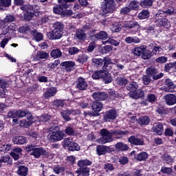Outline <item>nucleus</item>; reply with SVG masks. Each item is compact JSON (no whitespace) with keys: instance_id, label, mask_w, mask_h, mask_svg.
Wrapping results in <instances>:
<instances>
[{"instance_id":"1","label":"nucleus","mask_w":176,"mask_h":176,"mask_svg":"<svg viewBox=\"0 0 176 176\" xmlns=\"http://www.w3.org/2000/svg\"><path fill=\"white\" fill-rule=\"evenodd\" d=\"M64 23L60 22H56L53 25V30L47 34L48 39L50 41H57L60 39L64 34Z\"/></svg>"},{"instance_id":"2","label":"nucleus","mask_w":176,"mask_h":176,"mask_svg":"<svg viewBox=\"0 0 176 176\" xmlns=\"http://www.w3.org/2000/svg\"><path fill=\"white\" fill-rule=\"evenodd\" d=\"M54 130L55 131H53L48 135L49 141H50V142L61 141V140L64 138V135H65L64 132L59 131L60 127H58V126H54Z\"/></svg>"},{"instance_id":"3","label":"nucleus","mask_w":176,"mask_h":176,"mask_svg":"<svg viewBox=\"0 0 176 176\" xmlns=\"http://www.w3.org/2000/svg\"><path fill=\"white\" fill-rule=\"evenodd\" d=\"M116 9V3L115 0H104L102 4V12L103 14H108V13H113Z\"/></svg>"},{"instance_id":"4","label":"nucleus","mask_w":176,"mask_h":176,"mask_svg":"<svg viewBox=\"0 0 176 176\" xmlns=\"http://www.w3.org/2000/svg\"><path fill=\"white\" fill-rule=\"evenodd\" d=\"M140 27L141 26L140 25L138 22L135 21H129L126 22L124 24V28H126V30H128L130 34H132L133 35H135V34H137Z\"/></svg>"},{"instance_id":"5","label":"nucleus","mask_w":176,"mask_h":176,"mask_svg":"<svg viewBox=\"0 0 176 176\" xmlns=\"http://www.w3.org/2000/svg\"><path fill=\"white\" fill-rule=\"evenodd\" d=\"M146 74L151 76L153 80H159L164 76V74L159 73V70L154 67H150L146 69Z\"/></svg>"},{"instance_id":"6","label":"nucleus","mask_w":176,"mask_h":176,"mask_svg":"<svg viewBox=\"0 0 176 176\" xmlns=\"http://www.w3.org/2000/svg\"><path fill=\"white\" fill-rule=\"evenodd\" d=\"M103 108L102 102L98 100L94 101L91 104L92 113H87V115L89 116H100V112L102 111Z\"/></svg>"},{"instance_id":"7","label":"nucleus","mask_w":176,"mask_h":176,"mask_svg":"<svg viewBox=\"0 0 176 176\" xmlns=\"http://www.w3.org/2000/svg\"><path fill=\"white\" fill-rule=\"evenodd\" d=\"M100 134L102 135L99 139L100 144H107L112 141V133L107 129H102L100 131Z\"/></svg>"},{"instance_id":"8","label":"nucleus","mask_w":176,"mask_h":176,"mask_svg":"<svg viewBox=\"0 0 176 176\" xmlns=\"http://www.w3.org/2000/svg\"><path fill=\"white\" fill-rule=\"evenodd\" d=\"M96 152L98 156H104L107 155V153L115 152V148L113 147L99 144L96 146Z\"/></svg>"},{"instance_id":"9","label":"nucleus","mask_w":176,"mask_h":176,"mask_svg":"<svg viewBox=\"0 0 176 176\" xmlns=\"http://www.w3.org/2000/svg\"><path fill=\"white\" fill-rule=\"evenodd\" d=\"M128 142L131 144V146H142L145 145L144 138H138V135H131L128 138Z\"/></svg>"},{"instance_id":"10","label":"nucleus","mask_w":176,"mask_h":176,"mask_svg":"<svg viewBox=\"0 0 176 176\" xmlns=\"http://www.w3.org/2000/svg\"><path fill=\"white\" fill-rule=\"evenodd\" d=\"M79 113V110H75V109H65L63 110L60 113V116H62L63 120L65 122H71L72 118H71V115H78Z\"/></svg>"},{"instance_id":"11","label":"nucleus","mask_w":176,"mask_h":176,"mask_svg":"<svg viewBox=\"0 0 176 176\" xmlns=\"http://www.w3.org/2000/svg\"><path fill=\"white\" fill-rule=\"evenodd\" d=\"M35 159H39L41 156H49V153L43 147H34L33 152L30 153Z\"/></svg>"},{"instance_id":"12","label":"nucleus","mask_w":176,"mask_h":176,"mask_svg":"<svg viewBox=\"0 0 176 176\" xmlns=\"http://www.w3.org/2000/svg\"><path fill=\"white\" fill-rule=\"evenodd\" d=\"M76 64L72 60H66L60 64L61 69H64L65 72H72L75 69Z\"/></svg>"},{"instance_id":"13","label":"nucleus","mask_w":176,"mask_h":176,"mask_svg":"<svg viewBox=\"0 0 176 176\" xmlns=\"http://www.w3.org/2000/svg\"><path fill=\"white\" fill-rule=\"evenodd\" d=\"M118 118V112L116 109H111L107 111L103 116L104 122H111V120H115Z\"/></svg>"},{"instance_id":"14","label":"nucleus","mask_w":176,"mask_h":176,"mask_svg":"<svg viewBox=\"0 0 176 176\" xmlns=\"http://www.w3.org/2000/svg\"><path fill=\"white\" fill-rule=\"evenodd\" d=\"M25 116L28 119V121L27 120H21L20 124L21 127H25V129H28V127H30V126H32V124H34V116H32V113L27 111Z\"/></svg>"},{"instance_id":"15","label":"nucleus","mask_w":176,"mask_h":176,"mask_svg":"<svg viewBox=\"0 0 176 176\" xmlns=\"http://www.w3.org/2000/svg\"><path fill=\"white\" fill-rule=\"evenodd\" d=\"M156 27H159L160 28H166L168 30L170 27H171V23L168 19L167 18H158L155 21Z\"/></svg>"},{"instance_id":"16","label":"nucleus","mask_w":176,"mask_h":176,"mask_svg":"<svg viewBox=\"0 0 176 176\" xmlns=\"http://www.w3.org/2000/svg\"><path fill=\"white\" fill-rule=\"evenodd\" d=\"M59 4H56L53 7V12L54 14H58L62 16L64 9H68L69 6L66 3H58Z\"/></svg>"},{"instance_id":"17","label":"nucleus","mask_w":176,"mask_h":176,"mask_svg":"<svg viewBox=\"0 0 176 176\" xmlns=\"http://www.w3.org/2000/svg\"><path fill=\"white\" fill-rule=\"evenodd\" d=\"M164 85V91L166 93H174V91H175L174 89H175L176 85L170 78H166L165 80Z\"/></svg>"},{"instance_id":"18","label":"nucleus","mask_w":176,"mask_h":176,"mask_svg":"<svg viewBox=\"0 0 176 176\" xmlns=\"http://www.w3.org/2000/svg\"><path fill=\"white\" fill-rule=\"evenodd\" d=\"M164 100L166 105L171 107L172 105H175L176 104V96L173 94H168L164 96Z\"/></svg>"},{"instance_id":"19","label":"nucleus","mask_w":176,"mask_h":176,"mask_svg":"<svg viewBox=\"0 0 176 176\" xmlns=\"http://www.w3.org/2000/svg\"><path fill=\"white\" fill-rule=\"evenodd\" d=\"M16 166L18 168L16 170V173L20 176H27L28 175V167L25 165H19L20 164V162L15 163Z\"/></svg>"},{"instance_id":"20","label":"nucleus","mask_w":176,"mask_h":176,"mask_svg":"<svg viewBox=\"0 0 176 176\" xmlns=\"http://www.w3.org/2000/svg\"><path fill=\"white\" fill-rule=\"evenodd\" d=\"M152 130L157 135H162L163 131H164V124L162 122H156L154 124Z\"/></svg>"},{"instance_id":"21","label":"nucleus","mask_w":176,"mask_h":176,"mask_svg":"<svg viewBox=\"0 0 176 176\" xmlns=\"http://www.w3.org/2000/svg\"><path fill=\"white\" fill-rule=\"evenodd\" d=\"M76 87L78 89V90H87V88L89 87V85H87V82L85 78L82 77H78L76 81Z\"/></svg>"},{"instance_id":"22","label":"nucleus","mask_w":176,"mask_h":176,"mask_svg":"<svg viewBox=\"0 0 176 176\" xmlns=\"http://www.w3.org/2000/svg\"><path fill=\"white\" fill-rule=\"evenodd\" d=\"M131 98L133 100H144L145 97V92L142 89L138 88L135 91H134L130 96Z\"/></svg>"},{"instance_id":"23","label":"nucleus","mask_w":176,"mask_h":176,"mask_svg":"<svg viewBox=\"0 0 176 176\" xmlns=\"http://www.w3.org/2000/svg\"><path fill=\"white\" fill-rule=\"evenodd\" d=\"M92 97L94 100H96V101H105V100L108 98V94L105 92H94L92 94Z\"/></svg>"},{"instance_id":"24","label":"nucleus","mask_w":176,"mask_h":176,"mask_svg":"<svg viewBox=\"0 0 176 176\" xmlns=\"http://www.w3.org/2000/svg\"><path fill=\"white\" fill-rule=\"evenodd\" d=\"M140 87V85L138 82L135 81H132L129 84L126 85V90L129 91V97L132 95V94L135 91Z\"/></svg>"},{"instance_id":"25","label":"nucleus","mask_w":176,"mask_h":176,"mask_svg":"<svg viewBox=\"0 0 176 176\" xmlns=\"http://www.w3.org/2000/svg\"><path fill=\"white\" fill-rule=\"evenodd\" d=\"M91 38V39H97V41H107V39H108V33L105 31H100L98 33L92 35Z\"/></svg>"},{"instance_id":"26","label":"nucleus","mask_w":176,"mask_h":176,"mask_svg":"<svg viewBox=\"0 0 176 176\" xmlns=\"http://www.w3.org/2000/svg\"><path fill=\"white\" fill-rule=\"evenodd\" d=\"M103 66L102 67L103 71H111V69L112 68V64H113V63H112V60H111L110 58L108 57H104L103 58Z\"/></svg>"},{"instance_id":"27","label":"nucleus","mask_w":176,"mask_h":176,"mask_svg":"<svg viewBox=\"0 0 176 176\" xmlns=\"http://www.w3.org/2000/svg\"><path fill=\"white\" fill-rule=\"evenodd\" d=\"M77 176H90V168L81 167L76 170Z\"/></svg>"},{"instance_id":"28","label":"nucleus","mask_w":176,"mask_h":176,"mask_svg":"<svg viewBox=\"0 0 176 176\" xmlns=\"http://www.w3.org/2000/svg\"><path fill=\"white\" fill-rule=\"evenodd\" d=\"M30 34L33 36L36 42H41V41H43V34L38 32V30L35 29L30 30Z\"/></svg>"},{"instance_id":"29","label":"nucleus","mask_w":176,"mask_h":176,"mask_svg":"<svg viewBox=\"0 0 176 176\" xmlns=\"http://www.w3.org/2000/svg\"><path fill=\"white\" fill-rule=\"evenodd\" d=\"M12 142L16 145H24V144H27V138L25 136H15L12 138Z\"/></svg>"},{"instance_id":"30","label":"nucleus","mask_w":176,"mask_h":176,"mask_svg":"<svg viewBox=\"0 0 176 176\" xmlns=\"http://www.w3.org/2000/svg\"><path fill=\"white\" fill-rule=\"evenodd\" d=\"M16 21V17L12 14L6 15L3 20L0 19V27H3L7 23H13Z\"/></svg>"},{"instance_id":"31","label":"nucleus","mask_w":176,"mask_h":176,"mask_svg":"<svg viewBox=\"0 0 176 176\" xmlns=\"http://www.w3.org/2000/svg\"><path fill=\"white\" fill-rule=\"evenodd\" d=\"M172 69H173V72H176V60L166 63L164 65V70L165 72H171Z\"/></svg>"},{"instance_id":"32","label":"nucleus","mask_w":176,"mask_h":176,"mask_svg":"<svg viewBox=\"0 0 176 176\" xmlns=\"http://www.w3.org/2000/svg\"><path fill=\"white\" fill-rule=\"evenodd\" d=\"M14 26H12V25H5L1 29V33L0 34L1 38H3V36L8 34V32H10V31H14Z\"/></svg>"},{"instance_id":"33","label":"nucleus","mask_w":176,"mask_h":176,"mask_svg":"<svg viewBox=\"0 0 176 176\" xmlns=\"http://www.w3.org/2000/svg\"><path fill=\"white\" fill-rule=\"evenodd\" d=\"M76 38L78 41H85V39H86V38H87L86 33H85V30H83L82 29L76 30Z\"/></svg>"},{"instance_id":"34","label":"nucleus","mask_w":176,"mask_h":176,"mask_svg":"<svg viewBox=\"0 0 176 176\" xmlns=\"http://www.w3.org/2000/svg\"><path fill=\"white\" fill-rule=\"evenodd\" d=\"M93 164V161L85 159V160H80L78 161L77 166L79 168L81 167H87V166H91Z\"/></svg>"},{"instance_id":"35","label":"nucleus","mask_w":176,"mask_h":176,"mask_svg":"<svg viewBox=\"0 0 176 176\" xmlns=\"http://www.w3.org/2000/svg\"><path fill=\"white\" fill-rule=\"evenodd\" d=\"M115 148L116 151H121L122 152L124 151H129V145L122 142H119L115 144Z\"/></svg>"},{"instance_id":"36","label":"nucleus","mask_w":176,"mask_h":176,"mask_svg":"<svg viewBox=\"0 0 176 176\" xmlns=\"http://www.w3.org/2000/svg\"><path fill=\"white\" fill-rule=\"evenodd\" d=\"M149 122H151V119L149 116H144L139 118L138 122L140 126H146L149 124Z\"/></svg>"},{"instance_id":"37","label":"nucleus","mask_w":176,"mask_h":176,"mask_svg":"<svg viewBox=\"0 0 176 176\" xmlns=\"http://www.w3.org/2000/svg\"><path fill=\"white\" fill-rule=\"evenodd\" d=\"M65 105V100L63 99H56L52 102V107L55 108H64Z\"/></svg>"},{"instance_id":"38","label":"nucleus","mask_w":176,"mask_h":176,"mask_svg":"<svg viewBox=\"0 0 176 176\" xmlns=\"http://www.w3.org/2000/svg\"><path fill=\"white\" fill-rule=\"evenodd\" d=\"M67 149L70 152H75L80 151V146L76 142H71V143L69 144V146L67 147Z\"/></svg>"},{"instance_id":"39","label":"nucleus","mask_w":176,"mask_h":176,"mask_svg":"<svg viewBox=\"0 0 176 176\" xmlns=\"http://www.w3.org/2000/svg\"><path fill=\"white\" fill-rule=\"evenodd\" d=\"M149 16L151 14L149 13V10H142L138 15V19L140 20H145L146 19H149Z\"/></svg>"},{"instance_id":"40","label":"nucleus","mask_w":176,"mask_h":176,"mask_svg":"<svg viewBox=\"0 0 176 176\" xmlns=\"http://www.w3.org/2000/svg\"><path fill=\"white\" fill-rule=\"evenodd\" d=\"M140 38L137 36H127L125 38V43L128 45H131V43H140Z\"/></svg>"},{"instance_id":"41","label":"nucleus","mask_w":176,"mask_h":176,"mask_svg":"<svg viewBox=\"0 0 176 176\" xmlns=\"http://www.w3.org/2000/svg\"><path fill=\"white\" fill-rule=\"evenodd\" d=\"M57 91L56 90V88H50L44 93V98L47 100L48 98H50V97H54Z\"/></svg>"},{"instance_id":"42","label":"nucleus","mask_w":176,"mask_h":176,"mask_svg":"<svg viewBox=\"0 0 176 176\" xmlns=\"http://www.w3.org/2000/svg\"><path fill=\"white\" fill-rule=\"evenodd\" d=\"M87 60H89V56L86 54H80L76 58V61L79 64H85V63H87Z\"/></svg>"},{"instance_id":"43","label":"nucleus","mask_w":176,"mask_h":176,"mask_svg":"<svg viewBox=\"0 0 176 176\" xmlns=\"http://www.w3.org/2000/svg\"><path fill=\"white\" fill-rule=\"evenodd\" d=\"M110 29L113 32H120L122 31V24L120 22H114L111 24Z\"/></svg>"},{"instance_id":"44","label":"nucleus","mask_w":176,"mask_h":176,"mask_svg":"<svg viewBox=\"0 0 176 176\" xmlns=\"http://www.w3.org/2000/svg\"><path fill=\"white\" fill-rule=\"evenodd\" d=\"M102 79H103V82L105 84L111 83L112 82V76H111V74L108 72V71H104V73L103 74V76L102 77Z\"/></svg>"},{"instance_id":"45","label":"nucleus","mask_w":176,"mask_h":176,"mask_svg":"<svg viewBox=\"0 0 176 176\" xmlns=\"http://www.w3.org/2000/svg\"><path fill=\"white\" fill-rule=\"evenodd\" d=\"M0 163L1 164H2V163L12 164V163H13V159H12V157H10V155H3L1 156V157H0Z\"/></svg>"},{"instance_id":"46","label":"nucleus","mask_w":176,"mask_h":176,"mask_svg":"<svg viewBox=\"0 0 176 176\" xmlns=\"http://www.w3.org/2000/svg\"><path fill=\"white\" fill-rule=\"evenodd\" d=\"M117 85L121 87H126L129 83V80L123 77H120L116 79Z\"/></svg>"},{"instance_id":"47","label":"nucleus","mask_w":176,"mask_h":176,"mask_svg":"<svg viewBox=\"0 0 176 176\" xmlns=\"http://www.w3.org/2000/svg\"><path fill=\"white\" fill-rule=\"evenodd\" d=\"M50 56L52 58H59V57L63 56V52H61L60 49H54L51 51Z\"/></svg>"},{"instance_id":"48","label":"nucleus","mask_w":176,"mask_h":176,"mask_svg":"<svg viewBox=\"0 0 176 176\" xmlns=\"http://www.w3.org/2000/svg\"><path fill=\"white\" fill-rule=\"evenodd\" d=\"M148 159V153L146 152H141L136 156V160L138 162H146Z\"/></svg>"},{"instance_id":"49","label":"nucleus","mask_w":176,"mask_h":176,"mask_svg":"<svg viewBox=\"0 0 176 176\" xmlns=\"http://www.w3.org/2000/svg\"><path fill=\"white\" fill-rule=\"evenodd\" d=\"M12 0H0V10H3V8H10Z\"/></svg>"},{"instance_id":"50","label":"nucleus","mask_w":176,"mask_h":176,"mask_svg":"<svg viewBox=\"0 0 176 176\" xmlns=\"http://www.w3.org/2000/svg\"><path fill=\"white\" fill-rule=\"evenodd\" d=\"M145 49V47L141 46V47H137L135 48H134V50L132 51V53H133L135 54V56H142V54L144 53V50Z\"/></svg>"},{"instance_id":"51","label":"nucleus","mask_w":176,"mask_h":176,"mask_svg":"<svg viewBox=\"0 0 176 176\" xmlns=\"http://www.w3.org/2000/svg\"><path fill=\"white\" fill-rule=\"evenodd\" d=\"M49 53L45 52L44 51H38L37 52V57L36 58V60H43L49 58Z\"/></svg>"},{"instance_id":"52","label":"nucleus","mask_w":176,"mask_h":176,"mask_svg":"<svg viewBox=\"0 0 176 176\" xmlns=\"http://www.w3.org/2000/svg\"><path fill=\"white\" fill-rule=\"evenodd\" d=\"M150 47L152 48V51H151V52L153 56H155V54H157V53L160 52V49H162V47L157 45V44L156 43H151Z\"/></svg>"},{"instance_id":"53","label":"nucleus","mask_w":176,"mask_h":176,"mask_svg":"<svg viewBox=\"0 0 176 176\" xmlns=\"http://www.w3.org/2000/svg\"><path fill=\"white\" fill-rule=\"evenodd\" d=\"M155 112H157V113L160 116H164V115H167L168 113L167 109L163 106L158 107L155 110Z\"/></svg>"},{"instance_id":"54","label":"nucleus","mask_w":176,"mask_h":176,"mask_svg":"<svg viewBox=\"0 0 176 176\" xmlns=\"http://www.w3.org/2000/svg\"><path fill=\"white\" fill-rule=\"evenodd\" d=\"M21 10L25 12V13H31L34 12V6L30 4H25L20 7Z\"/></svg>"},{"instance_id":"55","label":"nucleus","mask_w":176,"mask_h":176,"mask_svg":"<svg viewBox=\"0 0 176 176\" xmlns=\"http://www.w3.org/2000/svg\"><path fill=\"white\" fill-rule=\"evenodd\" d=\"M129 8L131 10H138L140 9V2L133 0L130 2Z\"/></svg>"},{"instance_id":"56","label":"nucleus","mask_w":176,"mask_h":176,"mask_svg":"<svg viewBox=\"0 0 176 176\" xmlns=\"http://www.w3.org/2000/svg\"><path fill=\"white\" fill-rule=\"evenodd\" d=\"M140 5L142 8H151L153 5V0H141Z\"/></svg>"},{"instance_id":"57","label":"nucleus","mask_w":176,"mask_h":176,"mask_svg":"<svg viewBox=\"0 0 176 176\" xmlns=\"http://www.w3.org/2000/svg\"><path fill=\"white\" fill-rule=\"evenodd\" d=\"M105 72L104 70H100V71H96L92 74V78L97 80V79H102V76H104V73Z\"/></svg>"},{"instance_id":"58","label":"nucleus","mask_w":176,"mask_h":176,"mask_svg":"<svg viewBox=\"0 0 176 176\" xmlns=\"http://www.w3.org/2000/svg\"><path fill=\"white\" fill-rule=\"evenodd\" d=\"M152 56L153 55H152L151 50H146V48L144 47V50H143V54L142 55V58H143V60H148V58H151Z\"/></svg>"},{"instance_id":"59","label":"nucleus","mask_w":176,"mask_h":176,"mask_svg":"<svg viewBox=\"0 0 176 176\" xmlns=\"http://www.w3.org/2000/svg\"><path fill=\"white\" fill-rule=\"evenodd\" d=\"M144 31H146V34H152L155 32V30H156L155 25H147L144 28Z\"/></svg>"},{"instance_id":"60","label":"nucleus","mask_w":176,"mask_h":176,"mask_svg":"<svg viewBox=\"0 0 176 176\" xmlns=\"http://www.w3.org/2000/svg\"><path fill=\"white\" fill-rule=\"evenodd\" d=\"M116 97H118V92L113 90L109 91V94L107 95L109 101H115V100H116Z\"/></svg>"},{"instance_id":"61","label":"nucleus","mask_w":176,"mask_h":176,"mask_svg":"<svg viewBox=\"0 0 176 176\" xmlns=\"http://www.w3.org/2000/svg\"><path fill=\"white\" fill-rule=\"evenodd\" d=\"M53 171L55 174H63L65 171V168L57 165L53 168Z\"/></svg>"},{"instance_id":"62","label":"nucleus","mask_w":176,"mask_h":176,"mask_svg":"<svg viewBox=\"0 0 176 176\" xmlns=\"http://www.w3.org/2000/svg\"><path fill=\"white\" fill-rule=\"evenodd\" d=\"M92 63L96 65V67H102V65L104 64V59L94 58H92Z\"/></svg>"},{"instance_id":"63","label":"nucleus","mask_w":176,"mask_h":176,"mask_svg":"<svg viewBox=\"0 0 176 176\" xmlns=\"http://www.w3.org/2000/svg\"><path fill=\"white\" fill-rule=\"evenodd\" d=\"M160 171L162 174H167L168 175H171V174H173V168L162 166Z\"/></svg>"},{"instance_id":"64","label":"nucleus","mask_w":176,"mask_h":176,"mask_svg":"<svg viewBox=\"0 0 176 176\" xmlns=\"http://www.w3.org/2000/svg\"><path fill=\"white\" fill-rule=\"evenodd\" d=\"M34 16V14H33V12H26L23 14V19L25 21H31Z\"/></svg>"}]
</instances>
